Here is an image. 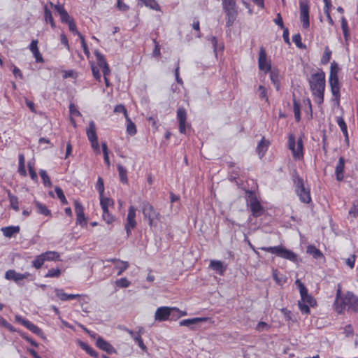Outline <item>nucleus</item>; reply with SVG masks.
<instances>
[{
    "label": "nucleus",
    "mask_w": 358,
    "mask_h": 358,
    "mask_svg": "<svg viewBox=\"0 0 358 358\" xmlns=\"http://www.w3.org/2000/svg\"><path fill=\"white\" fill-rule=\"evenodd\" d=\"M334 306L338 314H341L346 307L348 311L357 313L358 312V296L351 292H348L345 296H342L341 287L338 286Z\"/></svg>",
    "instance_id": "f257e3e1"
},
{
    "label": "nucleus",
    "mask_w": 358,
    "mask_h": 358,
    "mask_svg": "<svg viewBox=\"0 0 358 358\" xmlns=\"http://www.w3.org/2000/svg\"><path fill=\"white\" fill-rule=\"evenodd\" d=\"M325 73L322 70L311 75L309 79V85L314 100L319 106L324 101L325 90Z\"/></svg>",
    "instance_id": "f03ea898"
},
{
    "label": "nucleus",
    "mask_w": 358,
    "mask_h": 358,
    "mask_svg": "<svg viewBox=\"0 0 358 358\" xmlns=\"http://www.w3.org/2000/svg\"><path fill=\"white\" fill-rule=\"evenodd\" d=\"M142 213L143 217L148 221L150 228H155L158 222L162 218V215L154 206L148 201H144L141 204Z\"/></svg>",
    "instance_id": "7ed1b4c3"
},
{
    "label": "nucleus",
    "mask_w": 358,
    "mask_h": 358,
    "mask_svg": "<svg viewBox=\"0 0 358 358\" xmlns=\"http://www.w3.org/2000/svg\"><path fill=\"white\" fill-rule=\"evenodd\" d=\"M293 182L295 187V191L301 202L308 203L311 201L309 188L305 187L303 180L295 173L293 176Z\"/></svg>",
    "instance_id": "20e7f679"
},
{
    "label": "nucleus",
    "mask_w": 358,
    "mask_h": 358,
    "mask_svg": "<svg viewBox=\"0 0 358 358\" xmlns=\"http://www.w3.org/2000/svg\"><path fill=\"white\" fill-rule=\"evenodd\" d=\"M222 5L227 16L226 26L230 27L238 16V7L236 1L222 0Z\"/></svg>",
    "instance_id": "39448f33"
},
{
    "label": "nucleus",
    "mask_w": 358,
    "mask_h": 358,
    "mask_svg": "<svg viewBox=\"0 0 358 358\" xmlns=\"http://www.w3.org/2000/svg\"><path fill=\"white\" fill-rule=\"evenodd\" d=\"M338 64L336 62L334 61L331 64L329 82L331 87V93L336 99H339L340 98V84L338 77Z\"/></svg>",
    "instance_id": "423d86ee"
},
{
    "label": "nucleus",
    "mask_w": 358,
    "mask_h": 358,
    "mask_svg": "<svg viewBox=\"0 0 358 358\" xmlns=\"http://www.w3.org/2000/svg\"><path fill=\"white\" fill-rule=\"evenodd\" d=\"M247 206L250 208L252 215L255 217L261 216L264 213V208L257 198L255 193L252 191L246 192Z\"/></svg>",
    "instance_id": "0eeeda50"
},
{
    "label": "nucleus",
    "mask_w": 358,
    "mask_h": 358,
    "mask_svg": "<svg viewBox=\"0 0 358 358\" xmlns=\"http://www.w3.org/2000/svg\"><path fill=\"white\" fill-rule=\"evenodd\" d=\"M288 148L292 151L295 160L300 159L303 157V144L301 138L296 141L295 136L290 134L288 139Z\"/></svg>",
    "instance_id": "6e6552de"
},
{
    "label": "nucleus",
    "mask_w": 358,
    "mask_h": 358,
    "mask_svg": "<svg viewBox=\"0 0 358 358\" xmlns=\"http://www.w3.org/2000/svg\"><path fill=\"white\" fill-rule=\"evenodd\" d=\"M59 255L57 252L49 251L38 255L32 262V266L36 269L40 268L45 261L57 260Z\"/></svg>",
    "instance_id": "1a4fd4ad"
},
{
    "label": "nucleus",
    "mask_w": 358,
    "mask_h": 358,
    "mask_svg": "<svg viewBox=\"0 0 358 358\" xmlns=\"http://www.w3.org/2000/svg\"><path fill=\"white\" fill-rule=\"evenodd\" d=\"M262 250H265L272 254L278 257L295 262L296 260V255L292 251L285 249V248H259Z\"/></svg>",
    "instance_id": "9d476101"
},
{
    "label": "nucleus",
    "mask_w": 358,
    "mask_h": 358,
    "mask_svg": "<svg viewBox=\"0 0 358 358\" xmlns=\"http://www.w3.org/2000/svg\"><path fill=\"white\" fill-rule=\"evenodd\" d=\"M175 312L178 313L179 310L176 308H169L166 306L159 307L157 309L155 314V320L159 322L168 320H169L171 313Z\"/></svg>",
    "instance_id": "9b49d317"
},
{
    "label": "nucleus",
    "mask_w": 358,
    "mask_h": 358,
    "mask_svg": "<svg viewBox=\"0 0 358 358\" xmlns=\"http://www.w3.org/2000/svg\"><path fill=\"white\" fill-rule=\"evenodd\" d=\"M258 66L261 71L268 73L271 69V61L267 59V55L264 48L261 47L259 52Z\"/></svg>",
    "instance_id": "f8f14e48"
},
{
    "label": "nucleus",
    "mask_w": 358,
    "mask_h": 358,
    "mask_svg": "<svg viewBox=\"0 0 358 358\" xmlns=\"http://www.w3.org/2000/svg\"><path fill=\"white\" fill-rule=\"evenodd\" d=\"M15 321L18 323L21 324L24 327H25L27 329H28L29 331L33 332L34 334H36L37 336H39L41 337H43V331L38 327L36 325L31 322L30 321L24 319L20 315H15Z\"/></svg>",
    "instance_id": "ddd939ff"
},
{
    "label": "nucleus",
    "mask_w": 358,
    "mask_h": 358,
    "mask_svg": "<svg viewBox=\"0 0 358 358\" xmlns=\"http://www.w3.org/2000/svg\"><path fill=\"white\" fill-rule=\"evenodd\" d=\"M316 303L315 299L310 295H308L306 299H301V300L298 301L299 308L303 314L310 313L309 307H314Z\"/></svg>",
    "instance_id": "4468645a"
},
{
    "label": "nucleus",
    "mask_w": 358,
    "mask_h": 358,
    "mask_svg": "<svg viewBox=\"0 0 358 358\" xmlns=\"http://www.w3.org/2000/svg\"><path fill=\"white\" fill-rule=\"evenodd\" d=\"M300 6V18L303 23V27L305 29H308L310 26L309 22V6L308 5L301 1L299 2Z\"/></svg>",
    "instance_id": "2eb2a0df"
},
{
    "label": "nucleus",
    "mask_w": 358,
    "mask_h": 358,
    "mask_svg": "<svg viewBox=\"0 0 358 358\" xmlns=\"http://www.w3.org/2000/svg\"><path fill=\"white\" fill-rule=\"evenodd\" d=\"M135 218H136V208H134V206H131L128 210L127 223L125 224V227H124L128 235L129 234L131 230L133 229L136 225V222Z\"/></svg>",
    "instance_id": "dca6fc26"
},
{
    "label": "nucleus",
    "mask_w": 358,
    "mask_h": 358,
    "mask_svg": "<svg viewBox=\"0 0 358 358\" xmlns=\"http://www.w3.org/2000/svg\"><path fill=\"white\" fill-rule=\"evenodd\" d=\"M94 55H95L96 59L99 66L101 69H102L103 77L106 78L110 74V71L108 64L106 63V62L104 59L103 55L101 52H99L98 50H96L94 52Z\"/></svg>",
    "instance_id": "f3484780"
},
{
    "label": "nucleus",
    "mask_w": 358,
    "mask_h": 358,
    "mask_svg": "<svg viewBox=\"0 0 358 358\" xmlns=\"http://www.w3.org/2000/svg\"><path fill=\"white\" fill-rule=\"evenodd\" d=\"M208 320L207 317H194L185 319L180 321V326H184L189 327L191 329H194L195 326L201 322H206Z\"/></svg>",
    "instance_id": "a211bd4d"
},
{
    "label": "nucleus",
    "mask_w": 358,
    "mask_h": 358,
    "mask_svg": "<svg viewBox=\"0 0 358 358\" xmlns=\"http://www.w3.org/2000/svg\"><path fill=\"white\" fill-rule=\"evenodd\" d=\"M96 345L99 348L106 352L108 354L110 355L116 352L115 349L110 343L100 336L96 339Z\"/></svg>",
    "instance_id": "6ab92c4d"
},
{
    "label": "nucleus",
    "mask_w": 358,
    "mask_h": 358,
    "mask_svg": "<svg viewBox=\"0 0 358 358\" xmlns=\"http://www.w3.org/2000/svg\"><path fill=\"white\" fill-rule=\"evenodd\" d=\"M209 268L220 275H222L226 271V265L219 260H210Z\"/></svg>",
    "instance_id": "aec40b11"
},
{
    "label": "nucleus",
    "mask_w": 358,
    "mask_h": 358,
    "mask_svg": "<svg viewBox=\"0 0 358 358\" xmlns=\"http://www.w3.org/2000/svg\"><path fill=\"white\" fill-rule=\"evenodd\" d=\"M344 168H345V159L343 157H341L338 159V164L336 166L335 173L336 180L341 181L344 178Z\"/></svg>",
    "instance_id": "412c9836"
},
{
    "label": "nucleus",
    "mask_w": 358,
    "mask_h": 358,
    "mask_svg": "<svg viewBox=\"0 0 358 358\" xmlns=\"http://www.w3.org/2000/svg\"><path fill=\"white\" fill-rule=\"evenodd\" d=\"M86 133L89 141H94V143H96V140L98 139L96 133V125L94 121L90 122Z\"/></svg>",
    "instance_id": "4be33fe9"
},
{
    "label": "nucleus",
    "mask_w": 358,
    "mask_h": 358,
    "mask_svg": "<svg viewBox=\"0 0 358 358\" xmlns=\"http://www.w3.org/2000/svg\"><path fill=\"white\" fill-rule=\"evenodd\" d=\"M124 330L129 333L141 350H145L147 349L146 345L143 343L140 333L136 334L132 330L127 328H125Z\"/></svg>",
    "instance_id": "5701e85b"
},
{
    "label": "nucleus",
    "mask_w": 358,
    "mask_h": 358,
    "mask_svg": "<svg viewBox=\"0 0 358 358\" xmlns=\"http://www.w3.org/2000/svg\"><path fill=\"white\" fill-rule=\"evenodd\" d=\"M22 275L21 273H17L15 270L10 269L7 271L5 273V278L9 280H13L17 284H20V282L22 281Z\"/></svg>",
    "instance_id": "b1692460"
},
{
    "label": "nucleus",
    "mask_w": 358,
    "mask_h": 358,
    "mask_svg": "<svg viewBox=\"0 0 358 358\" xmlns=\"http://www.w3.org/2000/svg\"><path fill=\"white\" fill-rule=\"evenodd\" d=\"M110 261L115 264V268L118 270L117 273V275H120L129 267V263L127 262L117 259H111Z\"/></svg>",
    "instance_id": "393cba45"
},
{
    "label": "nucleus",
    "mask_w": 358,
    "mask_h": 358,
    "mask_svg": "<svg viewBox=\"0 0 358 358\" xmlns=\"http://www.w3.org/2000/svg\"><path fill=\"white\" fill-rule=\"evenodd\" d=\"M1 231L6 237L10 238L14 234H17L20 231L19 226H9L3 227Z\"/></svg>",
    "instance_id": "a878e982"
},
{
    "label": "nucleus",
    "mask_w": 358,
    "mask_h": 358,
    "mask_svg": "<svg viewBox=\"0 0 358 358\" xmlns=\"http://www.w3.org/2000/svg\"><path fill=\"white\" fill-rule=\"evenodd\" d=\"M78 344H79V346L80 347V348H82L83 350H85L91 357H94V358L98 357V356H99L98 353L92 348H91L87 343L79 341Z\"/></svg>",
    "instance_id": "bb28decb"
},
{
    "label": "nucleus",
    "mask_w": 358,
    "mask_h": 358,
    "mask_svg": "<svg viewBox=\"0 0 358 358\" xmlns=\"http://www.w3.org/2000/svg\"><path fill=\"white\" fill-rule=\"evenodd\" d=\"M117 171L119 173L120 181L124 184L128 183L127 171L125 167L121 164L117 165Z\"/></svg>",
    "instance_id": "cd10ccee"
},
{
    "label": "nucleus",
    "mask_w": 358,
    "mask_h": 358,
    "mask_svg": "<svg viewBox=\"0 0 358 358\" xmlns=\"http://www.w3.org/2000/svg\"><path fill=\"white\" fill-rule=\"evenodd\" d=\"M34 204L38 213L46 216L50 215V211L48 209L45 205L37 201H34Z\"/></svg>",
    "instance_id": "c85d7f7f"
},
{
    "label": "nucleus",
    "mask_w": 358,
    "mask_h": 358,
    "mask_svg": "<svg viewBox=\"0 0 358 358\" xmlns=\"http://www.w3.org/2000/svg\"><path fill=\"white\" fill-rule=\"evenodd\" d=\"M139 2L143 5H145L146 7H148L151 9L155 10H159L160 8L158 5L157 2L155 0H138Z\"/></svg>",
    "instance_id": "c756f323"
},
{
    "label": "nucleus",
    "mask_w": 358,
    "mask_h": 358,
    "mask_svg": "<svg viewBox=\"0 0 358 358\" xmlns=\"http://www.w3.org/2000/svg\"><path fill=\"white\" fill-rule=\"evenodd\" d=\"M293 111L296 121L299 122L301 120V106L295 98L293 99Z\"/></svg>",
    "instance_id": "7c9ffc66"
},
{
    "label": "nucleus",
    "mask_w": 358,
    "mask_h": 358,
    "mask_svg": "<svg viewBox=\"0 0 358 358\" xmlns=\"http://www.w3.org/2000/svg\"><path fill=\"white\" fill-rule=\"evenodd\" d=\"M8 197L9 199L11 208L15 211H18L19 206L17 197L15 195H13L10 191H8Z\"/></svg>",
    "instance_id": "2f4dec72"
},
{
    "label": "nucleus",
    "mask_w": 358,
    "mask_h": 358,
    "mask_svg": "<svg viewBox=\"0 0 358 358\" xmlns=\"http://www.w3.org/2000/svg\"><path fill=\"white\" fill-rule=\"evenodd\" d=\"M127 132L130 136H134L136 134V128L135 124L131 120L129 117H127Z\"/></svg>",
    "instance_id": "473e14b6"
},
{
    "label": "nucleus",
    "mask_w": 358,
    "mask_h": 358,
    "mask_svg": "<svg viewBox=\"0 0 358 358\" xmlns=\"http://www.w3.org/2000/svg\"><path fill=\"white\" fill-rule=\"evenodd\" d=\"M44 17H45V20L47 23H50L51 27L52 28H54L55 27V22H54V20H53V17H52V13L51 11L47 8V6L45 7V9H44Z\"/></svg>",
    "instance_id": "72a5a7b5"
},
{
    "label": "nucleus",
    "mask_w": 358,
    "mask_h": 358,
    "mask_svg": "<svg viewBox=\"0 0 358 358\" xmlns=\"http://www.w3.org/2000/svg\"><path fill=\"white\" fill-rule=\"evenodd\" d=\"M336 122H337L338 125L340 127L344 136L346 138H348V129H347V125L345 122L344 119L342 117H337Z\"/></svg>",
    "instance_id": "f704fd0d"
},
{
    "label": "nucleus",
    "mask_w": 358,
    "mask_h": 358,
    "mask_svg": "<svg viewBox=\"0 0 358 358\" xmlns=\"http://www.w3.org/2000/svg\"><path fill=\"white\" fill-rule=\"evenodd\" d=\"M177 119L178 120V122H186L187 119V112L186 110L180 107L177 110Z\"/></svg>",
    "instance_id": "c9c22d12"
},
{
    "label": "nucleus",
    "mask_w": 358,
    "mask_h": 358,
    "mask_svg": "<svg viewBox=\"0 0 358 358\" xmlns=\"http://www.w3.org/2000/svg\"><path fill=\"white\" fill-rule=\"evenodd\" d=\"M270 72V78L271 82L275 86L276 90H279V79H278V73L275 70H271Z\"/></svg>",
    "instance_id": "e433bc0d"
},
{
    "label": "nucleus",
    "mask_w": 358,
    "mask_h": 358,
    "mask_svg": "<svg viewBox=\"0 0 358 358\" xmlns=\"http://www.w3.org/2000/svg\"><path fill=\"white\" fill-rule=\"evenodd\" d=\"M95 187L99 194V196H102L104 193V183L101 177H99Z\"/></svg>",
    "instance_id": "4c0bfd02"
},
{
    "label": "nucleus",
    "mask_w": 358,
    "mask_h": 358,
    "mask_svg": "<svg viewBox=\"0 0 358 358\" xmlns=\"http://www.w3.org/2000/svg\"><path fill=\"white\" fill-rule=\"evenodd\" d=\"M307 253L312 255L315 259H319L323 257L322 253L317 248H307Z\"/></svg>",
    "instance_id": "58836bf2"
},
{
    "label": "nucleus",
    "mask_w": 358,
    "mask_h": 358,
    "mask_svg": "<svg viewBox=\"0 0 358 358\" xmlns=\"http://www.w3.org/2000/svg\"><path fill=\"white\" fill-rule=\"evenodd\" d=\"M54 292L61 301H68L69 294L65 293L62 289L55 288Z\"/></svg>",
    "instance_id": "ea45409f"
},
{
    "label": "nucleus",
    "mask_w": 358,
    "mask_h": 358,
    "mask_svg": "<svg viewBox=\"0 0 358 358\" xmlns=\"http://www.w3.org/2000/svg\"><path fill=\"white\" fill-rule=\"evenodd\" d=\"M39 174H40L41 178L43 180V182L45 186L50 187L52 185L51 181L47 174V172L45 170H42V169L40 170Z\"/></svg>",
    "instance_id": "a19ab883"
},
{
    "label": "nucleus",
    "mask_w": 358,
    "mask_h": 358,
    "mask_svg": "<svg viewBox=\"0 0 358 358\" xmlns=\"http://www.w3.org/2000/svg\"><path fill=\"white\" fill-rule=\"evenodd\" d=\"M268 148V144H266L264 138L259 143L257 147V151L258 152L259 155H264L265 152L267 150Z\"/></svg>",
    "instance_id": "79ce46f5"
},
{
    "label": "nucleus",
    "mask_w": 358,
    "mask_h": 358,
    "mask_svg": "<svg viewBox=\"0 0 358 358\" xmlns=\"http://www.w3.org/2000/svg\"><path fill=\"white\" fill-rule=\"evenodd\" d=\"M331 56V51L327 47L325 48L324 55L321 59V62L322 64H327L329 62Z\"/></svg>",
    "instance_id": "37998d69"
},
{
    "label": "nucleus",
    "mask_w": 358,
    "mask_h": 358,
    "mask_svg": "<svg viewBox=\"0 0 358 358\" xmlns=\"http://www.w3.org/2000/svg\"><path fill=\"white\" fill-rule=\"evenodd\" d=\"M273 278L274 280L276 282V283H278V285H282L286 282V278L282 275L279 276L277 270H274L273 271Z\"/></svg>",
    "instance_id": "c03bdc74"
},
{
    "label": "nucleus",
    "mask_w": 358,
    "mask_h": 358,
    "mask_svg": "<svg viewBox=\"0 0 358 358\" xmlns=\"http://www.w3.org/2000/svg\"><path fill=\"white\" fill-rule=\"evenodd\" d=\"M61 274V270L59 268H51L49 269L48 273L45 275V278H58Z\"/></svg>",
    "instance_id": "a18cd8bd"
},
{
    "label": "nucleus",
    "mask_w": 358,
    "mask_h": 358,
    "mask_svg": "<svg viewBox=\"0 0 358 358\" xmlns=\"http://www.w3.org/2000/svg\"><path fill=\"white\" fill-rule=\"evenodd\" d=\"M55 193L57 196V197L59 199V200L61 201V202L63 203V204H66L67 203V200L64 194V192H63V190L59 187H56L55 189Z\"/></svg>",
    "instance_id": "49530a36"
},
{
    "label": "nucleus",
    "mask_w": 358,
    "mask_h": 358,
    "mask_svg": "<svg viewBox=\"0 0 358 358\" xmlns=\"http://www.w3.org/2000/svg\"><path fill=\"white\" fill-rule=\"evenodd\" d=\"M292 41L294 43V44L296 45V47L299 48L304 49L306 48V45H304L301 43V37L299 34H295L292 36Z\"/></svg>",
    "instance_id": "de8ad7c7"
},
{
    "label": "nucleus",
    "mask_w": 358,
    "mask_h": 358,
    "mask_svg": "<svg viewBox=\"0 0 358 358\" xmlns=\"http://www.w3.org/2000/svg\"><path fill=\"white\" fill-rule=\"evenodd\" d=\"M115 283L117 287L122 288H127L130 285V282L125 278L117 280Z\"/></svg>",
    "instance_id": "09e8293b"
},
{
    "label": "nucleus",
    "mask_w": 358,
    "mask_h": 358,
    "mask_svg": "<svg viewBox=\"0 0 358 358\" xmlns=\"http://www.w3.org/2000/svg\"><path fill=\"white\" fill-rule=\"evenodd\" d=\"M349 214L355 217L358 216V199L353 202L352 207L349 210Z\"/></svg>",
    "instance_id": "8fccbe9b"
},
{
    "label": "nucleus",
    "mask_w": 358,
    "mask_h": 358,
    "mask_svg": "<svg viewBox=\"0 0 358 358\" xmlns=\"http://www.w3.org/2000/svg\"><path fill=\"white\" fill-rule=\"evenodd\" d=\"M258 91L259 92V97L262 99H265L266 101H268V98L267 96V90L266 89L262 86L259 85L258 87Z\"/></svg>",
    "instance_id": "3c124183"
},
{
    "label": "nucleus",
    "mask_w": 358,
    "mask_h": 358,
    "mask_svg": "<svg viewBox=\"0 0 358 358\" xmlns=\"http://www.w3.org/2000/svg\"><path fill=\"white\" fill-rule=\"evenodd\" d=\"M114 112L115 113H122L125 117V118L127 119V117H128L127 115V109L126 108L124 107V105L122 104H119V105H117L115 108H114Z\"/></svg>",
    "instance_id": "603ef678"
},
{
    "label": "nucleus",
    "mask_w": 358,
    "mask_h": 358,
    "mask_svg": "<svg viewBox=\"0 0 358 358\" xmlns=\"http://www.w3.org/2000/svg\"><path fill=\"white\" fill-rule=\"evenodd\" d=\"M152 41L155 45L152 55L154 57H158L161 55L160 45H159V43L156 41V39H153Z\"/></svg>",
    "instance_id": "864d4df0"
},
{
    "label": "nucleus",
    "mask_w": 358,
    "mask_h": 358,
    "mask_svg": "<svg viewBox=\"0 0 358 358\" xmlns=\"http://www.w3.org/2000/svg\"><path fill=\"white\" fill-rule=\"evenodd\" d=\"M113 201L112 199L109 198H104L103 195L102 196H100V205L106 206L108 208L109 206L113 205Z\"/></svg>",
    "instance_id": "5fc2aeb1"
},
{
    "label": "nucleus",
    "mask_w": 358,
    "mask_h": 358,
    "mask_svg": "<svg viewBox=\"0 0 358 358\" xmlns=\"http://www.w3.org/2000/svg\"><path fill=\"white\" fill-rule=\"evenodd\" d=\"M345 264L349 266L350 268H353L355 266V255H351L348 258L344 259Z\"/></svg>",
    "instance_id": "6e6d98bb"
},
{
    "label": "nucleus",
    "mask_w": 358,
    "mask_h": 358,
    "mask_svg": "<svg viewBox=\"0 0 358 358\" xmlns=\"http://www.w3.org/2000/svg\"><path fill=\"white\" fill-rule=\"evenodd\" d=\"M102 217H103V220L107 224L112 223L114 221V220H115V217L109 212L103 213V215H102Z\"/></svg>",
    "instance_id": "4d7b16f0"
},
{
    "label": "nucleus",
    "mask_w": 358,
    "mask_h": 358,
    "mask_svg": "<svg viewBox=\"0 0 358 358\" xmlns=\"http://www.w3.org/2000/svg\"><path fill=\"white\" fill-rule=\"evenodd\" d=\"M61 17V20L62 22L68 24L69 22H71L73 19L69 16L68 13L65 10L63 11L62 14L59 15Z\"/></svg>",
    "instance_id": "13d9d810"
},
{
    "label": "nucleus",
    "mask_w": 358,
    "mask_h": 358,
    "mask_svg": "<svg viewBox=\"0 0 358 358\" xmlns=\"http://www.w3.org/2000/svg\"><path fill=\"white\" fill-rule=\"evenodd\" d=\"M69 112L71 115L80 116L81 113L78 110L76 106L73 103H71L69 106Z\"/></svg>",
    "instance_id": "bf43d9fd"
},
{
    "label": "nucleus",
    "mask_w": 358,
    "mask_h": 358,
    "mask_svg": "<svg viewBox=\"0 0 358 358\" xmlns=\"http://www.w3.org/2000/svg\"><path fill=\"white\" fill-rule=\"evenodd\" d=\"M75 212L76 215H82V214H85L83 206L78 201L75 202Z\"/></svg>",
    "instance_id": "052dcab7"
},
{
    "label": "nucleus",
    "mask_w": 358,
    "mask_h": 358,
    "mask_svg": "<svg viewBox=\"0 0 358 358\" xmlns=\"http://www.w3.org/2000/svg\"><path fill=\"white\" fill-rule=\"evenodd\" d=\"M270 328L269 325L264 322H259L256 327L257 331H262L264 330H268Z\"/></svg>",
    "instance_id": "680f3d73"
},
{
    "label": "nucleus",
    "mask_w": 358,
    "mask_h": 358,
    "mask_svg": "<svg viewBox=\"0 0 358 358\" xmlns=\"http://www.w3.org/2000/svg\"><path fill=\"white\" fill-rule=\"evenodd\" d=\"M67 24L69 25V29L71 32L77 34L79 37L80 35H82L79 31H77L76 26L73 22V20L69 22Z\"/></svg>",
    "instance_id": "e2e57ef3"
},
{
    "label": "nucleus",
    "mask_w": 358,
    "mask_h": 358,
    "mask_svg": "<svg viewBox=\"0 0 358 358\" xmlns=\"http://www.w3.org/2000/svg\"><path fill=\"white\" fill-rule=\"evenodd\" d=\"M354 330L351 324H348L344 328V334L347 337L353 336Z\"/></svg>",
    "instance_id": "0e129e2a"
},
{
    "label": "nucleus",
    "mask_w": 358,
    "mask_h": 358,
    "mask_svg": "<svg viewBox=\"0 0 358 358\" xmlns=\"http://www.w3.org/2000/svg\"><path fill=\"white\" fill-rule=\"evenodd\" d=\"M299 292L301 295V299H306V297H307L309 295L308 293V289L304 285H301Z\"/></svg>",
    "instance_id": "69168bd1"
},
{
    "label": "nucleus",
    "mask_w": 358,
    "mask_h": 358,
    "mask_svg": "<svg viewBox=\"0 0 358 358\" xmlns=\"http://www.w3.org/2000/svg\"><path fill=\"white\" fill-rule=\"evenodd\" d=\"M299 292L301 295V299H306V297H307L309 295L308 293V289L304 285H301Z\"/></svg>",
    "instance_id": "338daca9"
},
{
    "label": "nucleus",
    "mask_w": 358,
    "mask_h": 358,
    "mask_svg": "<svg viewBox=\"0 0 358 358\" xmlns=\"http://www.w3.org/2000/svg\"><path fill=\"white\" fill-rule=\"evenodd\" d=\"M117 6L122 11H127L129 9V6L122 2V0H117Z\"/></svg>",
    "instance_id": "774afa93"
}]
</instances>
